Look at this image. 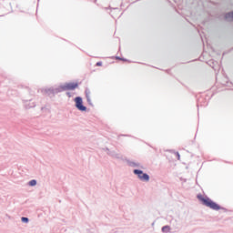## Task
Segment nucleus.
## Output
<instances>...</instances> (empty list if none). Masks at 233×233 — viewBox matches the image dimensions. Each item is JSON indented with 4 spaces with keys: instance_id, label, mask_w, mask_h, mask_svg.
<instances>
[{
    "instance_id": "obj_1",
    "label": "nucleus",
    "mask_w": 233,
    "mask_h": 233,
    "mask_svg": "<svg viewBox=\"0 0 233 233\" xmlns=\"http://www.w3.org/2000/svg\"><path fill=\"white\" fill-rule=\"evenodd\" d=\"M197 198L201 201L202 205H205V207H208V208H211L212 210H221V207L212 201V199L205 198L201 194L198 195Z\"/></svg>"
},
{
    "instance_id": "obj_2",
    "label": "nucleus",
    "mask_w": 233,
    "mask_h": 233,
    "mask_svg": "<svg viewBox=\"0 0 233 233\" xmlns=\"http://www.w3.org/2000/svg\"><path fill=\"white\" fill-rule=\"evenodd\" d=\"M133 174H135V176H137L140 181H146V182L150 181V176H148V174L147 173H144L143 170L141 169H134Z\"/></svg>"
},
{
    "instance_id": "obj_3",
    "label": "nucleus",
    "mask_w": 233,
    "mask_h": 233,
    "mask_svg": "<svg viewBox=\"0 0 233 233\" xmlns=\"http://www.w3.org/2000/svg\"><path fill=\"white\" fill-rule=\"evenodd\" d=\"M76 108L80 112H86V106H83V98L81 96H76L75 98Z\"/></svg>"
},
{
    "instance_id": "obj_4",
    "label": "nucleus",
    "mask_w": 233,
    "mask_h": 233,
    "mask_svg": "<svg viewBox=\"0 0 233 233\" xmlns=\"http://www.w3.org/2000/svg\"><path fill=\"white\" fill-rule=\"evenodd\" d=\"M63 86H64V91L65 90H76V88H77V86H78L77 83H74V82L65 83V84H63Z\"/></svg>"
},
{
    "instance_id": "obj_5",
    "label": "nucleus",
    "mask_w": 233,
    "mask_h": 233,
    "mask_svg": "<svg viewBox=\"0 0 233 233\" xmlns=\"http://www.w3.org/2000/svg\"><path fill=\"white\" fill-rule=\"evenodd\" d=\"M106 152L108 156H111V157H114L115 159H123V156L116 151H110V149L107 148Z\"/></svg>"
},
{
    "instance_id": "obj_6",
    "label": "nucleus",
    "mask_w": 233,
    "mask_h": 233,
    "mask_svg": "<svg viewBox=\"0 0 233 233\" xmlns=\"http://www.w3.org/2000/svg\"><path fill=\"white\" fill-rule=\"evenodd\" d=\"M53 88H54L55 96H56V94H60V92H65V87H64L63 84L60 86H53Z\"/></svg>"
},
{
    "instance_id": "obj_7",
    "label": "nucleus",
    "mask_w": 233,
    "mask_h": 233,
    "mask_svg": "<svg viewBox=\"0 0 233 233\" xmlns=\"http://www.w3.org/2000/svg\"><path fill=\"white\" fill-rule=\"evenodd\" d=\"M43 94H46L47 96H55L54 94V86L53 87H46L42 89Z\"/></svg>"
},
{
    "instance_id": "obj_8",
    "label": "nucleus",
    "mask_w": 233,
    "mask_h": 233,
    "mask_svg": "<svg viewBox=\"0 0 233 233\" xmlns=\"http://www.w3.org/2000/svg\"><path fill=\"white\" fill-rule=\"evenodd\" d=\"M161 232H163V233H172V232H174V228L169 225H166V226L162 227Z\"/></svg>"
},
{
    "instance_id": "obj_9",
    "label": "nucleus",
    "mask_w": 233,
    "mask_h": 233,
    "mask_svg": "<svg viewBox=\"0 0 233 233\" xmlns=\"http://www.w3.org/2000/svg\"><path fill=\"white\" fill-rule=\"evenodd\" d=\"M131 167H134L135 168H140V170L145 169V167L143 166V164L139 162H132Z\"/></svg>"
},
{
    "instance_id": "obj_10",
    "label": "nucleus",
    "mask_w": 233,
    "mask_h": 233,
    "mask_svg": "<svg viewBox=\"0 0 233 233\" xmlns=\"http://www.w3.org/2000/svg\"><path fill=\"white\" fill-rule=\"evenodd\" d=\"M28 185H29V187H35V185H37V180L33 179L28 182Z\"/></svg>"
},
{
    "instance_id": "obj_11",
    "label": "nucleus",
    "mask_w": 233,
    "mask_h": 233,
    "mask_svg": "<svg viewBox=\"0 0 233 233\" xmlns=\"http://www.w3.org/2000/svg\"><path fill=\"white\" fill-rule=\"evenodd\" d=\"M21 221H22V223H28L30 221V219H28V218H26V217H22Z\"/></svg>"
},
{
    "instance_id": "obj_12",
    "label": "nucleus",
    "mask_w": 233,
    "mask_h": 233,
    "mask_svg": "<svg viewBox=\"0 0 233 233\" xmlns=\"http://www.w3.org/2000/svg\"><path fill=\"white\" fill-rule=\"evenodd\" d=\"M86 97L90 98V89H86Z\"/></svg>"
},
{
    "instance_id": "obj_13",
    "label": "nucleus",
    "mask_w": 233,
    "mask_h": 233,
    "mask_svg": "<svg viewBox=\"0 0 233 233\" xmlns=\"http://www.w3.org/2000/svg\"><path fill=\"white\" fill-rule=\"evenodd\" d=\"M176 156H177V157L178 160L181 159V156L179 155L178 152L176 153Z\"/></svg>"
},
{
    "instance_id": "obj_14",
    "label": "nucleus",
    "mask_w": 233,
    "mask_h": 233,
    "mask_svg": "<svg viewBox=\"0 0 233 233\" xmlns=\"http://www.w3.org/2000/svg\"><path fill=\"white\" fill-rule=\"evenodd\" d=\"M102 65H103L102 62H97V63H96V66H101Z\"/></svg>"
},
{
    "instance_id": "obj_15",
    "label": "nucleus",
    "mask_w": 233,
    "mask_h": 233,
    "mask_svg": "<svg viewBox=\"0 0 233 233\" xmlns=\"http://www.w3.org/2000/svg\"><path fill=\"white\" fill-rule=\"evenodd\" d=\"M66 96H67L68 97H71V96H72V94H71L70 92H67V93H66Z\"/></svg>"
},
{
    "instance_id": "obj_16",
    "label": "nucleus",
    "mask_w": 233,
    "mask_h": 233,
    "mask_svg": "<svg viewBox=\"0 0 233 233\" xmlns=\"http://www.w3.org/2000/svg\"><path fill=\"white\" fill-rule=\"evenodd\" d=\"M86 100H87V103H89V105H90V103H92V100L90 99V97L86 98Z\"/></svg>"
},
{
    "instance_id": "obj_17",
    "label": "nucleus",
    "mask_w": 233,
    "mask_h": 233,
    "mask_svg": "<svg viewBox=\"0 0 233 233\" xmlns=\"http://www.w3.org/2000/svg\"><path fill=\"white\" fill-rule=\"evenodd\" d=\"M116 59H121L122 61H125V59L120 58L119 56H116Z\"/></svg>"
},
{
    "instance_id": "obj_18",
    "label": "nucleus",
    "mask_w": 233,
    "mask_h": 233,
    "mask_svg": "<svg viewBox=\"0 0 233 233\" xmlns=\"http://www.w3.org/2000/svg\"><path fill=\"white\" fill-rule=\"evenodd\" d=\"M32 106H35V105L31 106V107H32Z\"/></svg>"
}]
</instances>
